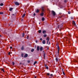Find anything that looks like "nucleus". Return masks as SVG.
Returning <instances> with one entry per match:
<instances>
[{
    "mask_svg": "<svg viewBox=\"0 0 78 78\" xmlns=\"http://www.w3.org/2000/svg\"><path fill=\"white\" fill-rule=\"evenodd\" d=\"M25 13H24L22 16V18H23L25 16Z\"/></svg>",
    "mask_w": 78,
    "mask_h": 78,
    "instance_id": "nucleus-16",
    "label": "nucleus"
},
{
    "mask_svg": "<svg viewBox=\"0 0 78 78\" xmlns=\"http://www.w3.org/2000/svg\"><path fill=\"white\" fill-rule=\"evenodd\" d=\"M55 61H56L57 62H58V58H55Z\"/></svg>",
    "mask_w": 78,
    "mask_h": 78,
    "instance_id": "nucleus-21",
    "label": "nucleus"
},
{
    "mask_svg": "<svg viewBox=\"0 0 78 78\" xmlns=\"http://www.w3.org/2000/svg\"><path fill=\"white\" fill-rule=\"evenodd\" d=\"M34 78H36V76H35L34 77Z\"/></svg>",
    "mask_w": 78,
    "mask_h": 78,
    "instance_id": "nucleus-53",
    "label": "nucleus"
},
{
    "mask_svg": "<svg viewBox=\"0 0 78 78\" xmlns=\"http://www.w3.org/2000/svg\"><path fill=\"white\" fill-rule=\"evenodd\" d=\"M12 16H14V14H13Z\"/></svg>",
    "mask_w": 78,
    "mask_h": 78,
    "instance_id": "nucleus-54",
    "label": "nucleus"
},
{
    "mask_svg": "<svg viewBox=\"0 0 78 78\" xmlns=\"http://www.w3.org/2000/svg\"><path fill=\"white\" fill-rule=\"evenodd\" d=\"M73 23L74 25H76V23H75V22L74 21H73Z\"/></svg>",
    "mask_w": 78,
    "mask_h": 78,
    "instance_id": "nucleus-14",
    "label": "nucleus"
},
{
    "mask_svg": "<svg viewBox=\"0 0 78 78\" xmlns=\"http://www.w3.org/2000/svg\"><path fill=\"white\" fill-rule=\"evenodd\" d=\"M46 75L47 76H53V75L52 74H50V73H46Z\"/></svg>",
    "mask_w": 78,
    "mask_h": 78,
    "instance_id": "nucleus-1",
    "label": "nucleus"
},
{
    "mask_svg": "<svg viewBox=\"0 0 78 78\" xmlns=\"http://www.w3.org/2000/svg\"><path fill=\"white\" fill-rule=\"evenodd\" d=\"M71 19L72 20H73V17H71Z\"/></svg>",
    "mask_w": 78,
    "mask_h": 78,
    "instance_id": "nucleus-33",
    "label": "nucleus"
},
{
    "mask_svg": "<svg viewBox=\"0 0 78 78\" xmlns=\"http://www.w3.org/2000/svg\"><path fill=\"white\" fill-rule=\"evenodd\" d=\"M74 62H78V60H74Z\"/></svg>",
    "mask_w": 78,
    "mask_h": 78,
    "instance_id": "nucleus-24",
    "label": "nucleus"
},
{
    "mask_svg": "<svg viewBox=\"0 0 78 78\" xmlns=\"http://www.w3.org/2000/svg\"><path fill=\"white\" fill-rule=\"evenodd\" d=\"M67 0H65L64 1V2H65V3H66V2H67Z\"/></svg>",
    "mask_w": 78,
    "mask_h": 78,
    "instance_id": "nucleus-38",
    "label": "nucleus"
},
{
    "mask_svg": "<svg viewBox=\"0 0 78 78\" xmlns=\"http://www.w3.org/2000/svg\"><path fill=\"white\" fill-rule=\"evenodd\" d=\"M24 57V58H27V57H28V54H25Z\"/></svg>",
    "mask_w": 78,
    "mask_h": 78,
    "instance_id": "nucleus-7",
    "label": "nucleus"
},
{
    "mask_svg": "<svg viewBox=\"0 0 78 78\" xmlns=\"http://www.w3.org/2000/svg\"><path fill=\"white\" fill-rule=\"evenodd\" d=\"M49 39H48V40H47V42H48V41H49Z\"/></svg>",
    "mask_w": 78,
    "mask_h": 78,
    "instance_id": "nucleus-42",
    "label": "nucleus"
},
{
    "mask_svg": "<svg viewBox=\"0 0 78 78\" xmlns=\"http://www.w3.org/2000/svg\"><path fill=\"white\" fill-rule=\"evenodd\" d=\"M48 43L47 42V44H48Z\"/></svg>",
    "mask_w": 78,
    "mask_h": 78,
    "instance_id": "nucleus-58",
    "label": "nucleus"
},
{
    "mask_svg": "<svg viewBox=\"0 0 78 78\" xmlns=\"http://www.w3.org/2000/svg\"><path fill=\"white\" fill-rule=\"evenodd\" d=\"M59 35H60V36H63V35L62 34V33H60L59 34Z\"/></svg>",
    "mask_w": 78,
    "mask_h": 78,
    "instance_id": "nucleus-20",
    "label": "nucleus"
},
{
    "mask_svg": "<svg viewBox=\"0 0 78 78\" xmlns=\"http://www.w3.org/2000/svg\"><path fill=\"white\" fill-rule=\"evenodd\" d=\"M44 57H45V53H44V55H43Z\"/></svg>",
    "mask_w": 78,
    "mask_h": 78,
    "instance_id": "nucleus-31",
    "label": "nucleus"
},
{
    "mask_svg": "<svg viewBox=\"0 0 78 78\" xmlns=\"http://www.w3.org/2000/svg\"><path fill=\"white\" fill-rule=\"evenodd\" d=\"M44 13L43 12H42L40 14V16H44Z\"/></svg>",
    "mask_w": 78,
    "mask_h": 78,
    "instance_id": "nucleus-13",
    "label": "nucleus"
},
{
    "mask_svg": "<svg viewBox=\"0 0 78 78\" xmlns=\"http://www.w3.org/2000/svg\"><path fill=\"white\" fill-rule=\"evenodd\" d=\"M49 78H51V77H49Z\"/></svg>",
    "mask_w": 78,
    "mask_h": 78,
    "instance_id": "nucleus-61",
    "label": "nucleus"
},
{
    "mask_svg": "<svg viewBox=\"0 0 78 78\" xmlns=\"http://www.w3.org/2000/svg\"><path fill=\"white\" fill-rule=\"evenodd\" d=\"M10 26V25H9V26Z\"/></svg>",
    "mask_w": 78,
    "mask_h": 78,
    "instance_id": "nucleus-62",
    "label": "nucleus"
},
{
    "mask_svg": "<svg viewBox=\"0 0 78 78\" xmlns=\"http://www.w3.org/2000/svg\"><path fill=\"white\" fill-rule=\"evenodd\" d=\"M59 50H58V55L59 56Z\"/></svg>",
    "mask_w": 78,
    "mask_h": 78,
    "instance_id": "nucleus-32",
    "label": "nucleus"
},
{
    "mask_svg": "<svg viewBox=\"0 0 78 78\" xmlns=\"http://www.w3.org/2000/svg\"><path fill=\"white\" fill-rule=\"evenodd\" d=\"M57 48H58V50H60L59 46V45L58 44Z\"/></svg>",
    "mask_w": 78,
    "mask_h": 78,
    "instance_id": "nucleus-17",
    "label": "nucleus"
},
{
    "mask_svg": "<svg viewBox=\"0 0 78 78\" xmlns=\"http://www.w3.org/2000/svg\"><path fill=\"white\" fill-rule=\"evenodd\" d=\"M34 51V49L33 48L31 50V52H33V51Z\"/></svg>",
    "mask_w": 78,
    "mask_h": 78,
    "instance_id": "nucleus-23",
    "label": "nucleus"
},
{
    "mask_svg": "<svg viewBox=\"0 0 78 78\" xmlns=\"http://www.w3.org/2000/svg\"><path fill=\"white\" fill-rule=\"evenodd\" d=\"M69 36L71 37V35H69Z\"/></svg>",
    "mask_w": 78,
    "mask_h": 78,
    "instance_id": "nucleus-56",
    "label": "nucleus"
},
{
    "mask_svg": "<svg viewBox=\"0 0 78 78\" xmlns=\"http://www.w3.org/2000/svg\"><path fill=\"white\" fill-rule=\"evenodd\" d=\"M10 52H9V53H8V55H10Z\"/></svg>",
    "mask_w": 78,
    "mask_h": 78,
    "instance_id": "nucleus-43",
    "label": "nucleus"
},
{
    "mask_svg": "<svg viewBox=\"0 0 78 78\" xmlns=\"http://www.w3.org/2000/svg\"><path fill=\"white\" fill-rule=\"evenodd\" d=\"M10 49H12V46L10 47Z\"/></svg>",
    "mask_w": 78,
    "mask_h": 78,
    "instance_id": "nucleus-39",
    "label": "nucleus"
},
{
    "mask_svg": "<svg viewBox=\"0 0 78 78\" xmlns=\"http://www.w3.org/2000/svg\"><path fill=\"white\" fill-rule=\"evenodd\" d=\"M20 64H22V63H20Z\"/></svg>",
    "mask_w": 78,
    "mask_h": 78,
    "instance_id": "nucleus-55",
    "label": "nucleus"
},
{
    "mask_svg": "<svg viewBox=\"0 0 78 78\" xmlns=\"http://www.w3.org/2000/svg\"><path fill=\"white\" fill-rule=\"evenodd\" d=\"M35 42H36V43H37V41H35Z\"/></svg>",
    "mask_w": 78,
    "mask_h": 78,
    "instance_id": "nucleus-47",
    "label": "nucleus"
},
{
    "mask_svg": "<svg viewBox=\"0 0 78 78\" xmlns=\"http://www.w3.org/2000/svg\"><path fill=\"white\" fill-rule=\"evenodd\" d=\"M49 39V38L48 37H47L46 38L47 41H48V40Z\"/></svg>",
    "mask_w": 78,
    "mask_h": 78,
    "instance_id": "nucleus-36",
    "label": "nucleus"
},
{
    "mask_svg": "<svg viewBox=\"0 0 78 78\" xmlns=\"http://www.w3.org/2000/svg\"><path fill=\"white\" fill-rule=\"evenodd\" d=\"M39 24H41V23H39Z\"/></svg>",
    "mask_w": 78,
    "mask_h": 78,
    "instance_id": "nucleus-57",
    "label": "nucleus"
},
{
    "mask_svg": "<svg viewBox=\"0 0 78 78\" xmlns=\"http://www.w3.org/2000/svg\"><path fill=\"white\" fill-rule=\"evenodd\" d=\"M37 63V61H35V62L34 63V65H35V64H36Z\"/></svg>",
    "mask_w": 78,
    "mask_h": 78,
    "instance_id": "nucleus-28",
    "label": "nucleus"
},
{
    "mask_svg": "<svg viewBox=\"0 0 78 78\" xmlns=\"http://www.w3.org/2000/svg\"><path fill=\"white\" fill-rule=\"evenodd\" d=\"M40 50L41 51H42V50H43V47H40Z\"/></svg>",
    "mask_w": 78,
    "mask_h": 78,
    "instance_id": "nucleus-9",
    "label": "nucleus"
},
{
    "mask_svg": "<svg viewBox=\"0 0 78 78\" xmlns=\"http://www.w3.org/2000/svg\"><path fill=\"white\" fill-rule=\"evenodd\" d=\"M45 57H44V59H45Z\"/></svg>",
    "mask_w": 78,
    "mask_h": 78,
    "instance_id": "nucleus-50",
    "label": "nucleus"
},
{
    "mask_svg": "<svg viewBox=\"0 0 78 78\" xmlns=\"http://www.w3.org/2000/svg\"><path fill=\"white\" fill-rule=\"evenodd\" d=\"M40 49V48H39V46H38L37 47V51H39Z\"/></svg>",
    "mask_w": 78,
    "mask_h": 78,
    "instance_id": "nucleus-10",
    "label": "nucleus"
},
{
    "mask_svg": "<svg viewBox=\"0 0 78 78\" xmlns=\"http://www.w3.org/2000/svg\"><path fill=\"white\" fill-rule=\"evenodd\" d=\"M2 70L3 71V72H5V71H4V69H2Z\"/></svg>",
    "mask_w": 78,
    "mask_h": 78,
    "instance_id": "nucleus-40",
    "label": "nucleus"
},
{
    "mask_svg": "<svg viewBox=\"0 0 78 78\" xmlns=\"http://www.w3.org/2000/svg\"><path fill=\"white\" fill-rule=\"evenodd\" d=\"M38 33H41V30H40L38 31Z\"/></svg>",
    "mask_w": 78,
    "mask_h": 78,
    "instance_id": "nucleus-27",
    "label": "nucleus"
},
{
    "mask_svg": "<svg viewBox=\"0 0 78 78\" xmlns=\"http://www.w3.org/2000/svg\"><path fill=\"white\" fill-rule=\"evenodd\" d=\"M12 9H13V8H9V10L10 11H11Z\"/></svg>",
    "mask_w": 78,
    "mask_h": 78,
    "instance_id": "nucleus-15",
    "label": "nucleus"
},
{
    "mask_svg": "<svg viewBox=\"0 0 78 78\" xmlns=\"http://www.w3.org/2000/svg\"><path fill=\"white\" fill-rule=\"evenodd\" d=\"M42 43L43 44H45V40H43V41H42Z\"/></svg>",
    "mask_w": 78,
    "mask_h": 78,
    "instance_id": "nucleus-11",
    "label": "nucleus"
},
{
    "mask_svg": "<svg viewBox=\"0 0 78 78\" xmlns=\"http://www.w3.org/2000/svg\"><path fill=\"white\" fill-rule=\"evenodd\" d=\"M21 56L22 57H23V54H21Z\"/></svg>",
    "mask_w": 78,
    "mask_h": 78,
    "instance_id": "nucleus-34",
    "label": "nucleus"
},
{
    "mask_svg": "<svg viewBox=\"0 0 78 78\" xmlns=\"http://www.w3.org/2000/svg\"><path fill=\"white\" fill-rule=\"evenodd\" d=\"M41 10L43 12L44 11V6H42L41 7Z\"/></svg>",
    "mask_w": 78,
    "mask_h": 78,
    "instance_id": "nucleus-5",
    "label": "nucleus"
},
{
    "mask_svg": "<svg viewBox=\"0 0 78 78\" xmlns=\"http://www.w3.org/2000/svg\"><path fill=\"white\" fill-rule=\"evenodd\" d=\"M46 33V31L45 30H43V34H45V33Z\"/></svg>",
    "mask_w": 78,
    "mask_h": 78,
    "instance_id": "nucleus-22",
    "label": "nucleus"
},
{
    "mask_svg": "<svg viewBox=\"0 0 78 78\" xmlns=\"http://www.w3.org/2000/svg\"><path fill=\"white\" fill-rule=\"evenodd\" d=\"M44 20H45V18H44V17H42V21H44Z\"/></svg>",
    "mask_w": 78,
    "mask_h": 78,
    "instance_id": "nucleus-18",
    "label": "nucleus"
},
{
    "mask_svg": "<svg viewBox=\"0 0 78 78\" xmlns=\"http://www.w3.org/2000/svg\"><path fill=\"white\" fill-rule=\"evenodd\" d=\"M40 41H42V38H40Z\"/></svg>",
    "mask_w": 78,
    "mask_h": 78,
    "instance_id": "nucleus-45",
    "label": "nucleus"
},
{
    "mask_svg": "<svg viewBox=\"0 0 78 78\" xmlns=\"http://www.w3.org/2000/svg\"><path fill=\"white\" fill-rule=\"evenodd\" d=\"M29 38V36H27V39H28Z\"/></svg>",
    "mask_w": 78,
    "mask_h": 78,
    "instance_id": "nucleus-35",
    "label": "nucleus"
},
{
    "mask_svg": "<svg viewBox=\"0 0 78 78\" xmlns=\"http://www.w3.org/2000/svg\"><path fill=\"white\" fill-rule=\"evenodd\" d=\"M0 37H2V35H0Z\"/></svg>",
    "mask_w": 78,
    "mask_h": 78,
    "instance_id": "nucleus-52",
    "label": "nucleus"
},
{
    "mask_svg": "<svg viewBox=\"0 0 78 78\" xmlns=\"http://www.w3.org/2000/svg\"><path fill=\"white\" fill-rule=\"evenodd\" d=\"M22 36V37H24V36H25V34L23 32V33Z\"/></svg>",
    "mask_w": 78,
    "mask_h": 78,
    "instance_id": "nucleus-19",
    "label": "nucleus"
},
{
    "mask_svg": "<svg viewBox=\"0 0 78 78\" xmlns=\"http://www.w3.org/2000/svg\"><path fill=\"white\" fill-rule=\"evenodd\" d=\"M35 12L37 13H38V12H39V10L37 9V10H36L35 11Z\"/></svg>",
    "mask_w": 78,
    "mask_h": 78,
    "instance_id": "nucleus-8",
    "label": "nucleus"
},
{
    "mask_svg": "<svg viewBox=\"0 0 78 78\" xmlns=\"http://www.w3.org/2000/svg\"><path fill=\"white\" fill-rule=\"evenodd\" d=\"M24 47L23 46H22L21 48V50H24Z\"/></svg>",
    "mask_w": 78,
    "mask_h": 78,
    "instance_id": "nucleus-12",
    "label": "nucleus"
},
{
    "mask_svg": "<svg viewBox=\"0 0 78 78\" xmlns=\"http://www.w3.org/2000/svg\"><path fill=\"white\" fill-rule=\"evenodd\" d=\"M62 27V24L59 25L58 26V28H61Z\"/></svg>",
    "mask_w": 78,
    "mask_h": 78,
    "instance_id": "nucleus-2",
    "label": "nucleus"
},
{
    "mask_svg": "<svg viewBox=\"0 0 78 78\" xmlns=\"http://www.w3.org/2000/svg\"><path fill=\"white\" fill-rule=\"evenodd\" d=\"M49 44H50V42H49Z\"/></svg>",
    "mask_w": 78,
    "mask_h": 78,
    "instance_id": "nucleus-51",
    "label": "nucleus"
},
{
    "mask_svg": "<svg viewBox=\"0 0 78 78\" xmlns=\"http://www.w3.org/2000/svg\"><path fill=\"white\" fill-rule=\"evenodd\" d=\"M15 4L16 5H17L18 6H19V5H20V4L18 3L17 2H16Z\"/></svg>",
    "mask_w": 78,
    "mask_h": 78,
    "instance_id": "nucleus-4",
    "label": "nucleus"
},
{
    "mask_svg": "<svg viewBox=\"0 0 78 78\" xmlns=\"http://www.w3.org/2000/svg\"><path fill=\"white\" fill-rule=\"evenodd\" d=\"M62 73H63V74L64 75H65V73H64V71H63Z\"/></svg>",
    "mask_w": 78,
    "mask_h": 78,
    "instance_id": "nucleus-37",
    "label": "nucleus"
},
{
    "mask_svg": "<svg viewBox=\"0 0 78 78\" xmlns=\"http://www.w3.org/2000/svg\"><path fill=\"white\" fill-rule=\"evenodd\" d=\"M62 72H64V70L63 69H62Z\"/></svg>",
    "mask_w": 78,
    "mask_h": 78,
    "instance_id": "nucleus-46",
    "label": "nucleus"
},
{
    "mask_svg": "<svg viewBox=\"0 0 78 78\" xmlns=\"http://www.w3.org/2000/svg\"><path fill=\"white\" fill-rule=\"evenodd\" d=\"M44 66H45V67H46V69H48V66H47V65L46 64H45Z\"/></svg>",
    "mask_w": 78,
    "mask_h": 78,
    "instance_id": "nucleus-6",
    "label": "nucleus"
},
{
    "mask_svg": "<svg viewBox=\"0 0 78 78\" xmlns=\"http://www.w3.org/2000/svg\"><path fill=\"white\" fill-rule=\"evenodd\" d=\"M52 13L53 16H55L56 15V13L54 11H52Z\"/></svg>",
    "mask_w": 78,
    "mask_h": 78,
    "instance_id": "nucleus-3",
    "label": "nucleus"
},
{
    "mask_svg": "<svg viewBox=\"0 0 78 78\" xmlns=\"http://www.w3.org/2000/svg\"><path fill=\"white\" fill-rule=\"evenodd\" d=\"M23 65L24 64L23 63Z\"/></svg>",
    "mask_w": 78,
    "mask_h": 78,
    "instance_id": "nucleus-60",
    "label": "nucleus"
},
{
    "mask_svg": "<svg viewBox=\"0 0 78 78\" xmlns=\"http://www.w3.org/2000/svg\"><path fill=\"white\" fill-rule=\"evenodd\" d=\"M0 14L3 15V12H0Z\"/></svg>",
    "mask_w": 78,
    "mask_h": 78,
    "instance_id": "nucleus-30",
    "label": "nucleus"
},
{
    "mask_svg": "<svg viewBox=\"0 0 78 78\" xmlns=\"http://www.w3.org/2000/svg\"><path fill=\"white\" fill-rule=\"evenodd\" d=\"M43 52V53H44V51Z\"/></svg>",
    "mask_w": 78,
    "mask_h": 78,
    "instance_id": "nucleus-59",
    "label": "nucleus"
},
{
    "mask_svg": "<svg viewBox=\"0 0 78 78\" xmlns=\"http://www.w3.org/2000/svg\"><path fill=\"white\" fill-rule=\"evenodd\" d=\"M12 64L13 66H14V64H15V63H14V62H12Z\"/></svg>",
    "mask_w": 78,
    "mask_h": 78,
    "instance_id": "nucleus-29",
    "label": "nucleus"
},
{
    "mask_svg": "<svg viewBox=\"0 0 78 78\" xmlns=\"http://www.w3.org/2000/svg\"><path fill=\"white\" fill-rule=\"evenodd\" d=\"M27 62H28V63H30V60H29L27 61Z\"/></svg>",
    "mask_w": 78,
    "mask_h": 78,
    "instance_id": "nucleus-44",
    "label": "nucleus"
},
{
    "mask_svg": "<svg viewBox=\"0 0 78 78\" xmlns=\"http://www.w3.org/2000/svg\"><path fill=\"white\" fill-rule=\"evenodd\" d=\"M68 13L69 14H70V12H68Z\"/></svg>",
    "mask_w": 78,
    "mask_h": 78,
    "instance_id": "nucleus-48",
    "label": "nucleus"
},
{
    "mask_svg": "<svg viewBox=\"0 0 78 78\" xmlns=\"http://www.w3.org/2000/svg\"><path fill=\"white\" fill-rule=\"evenodd\" d=\"M0 6H3V3H1L0 4Z\"/></svg>",
    "mask_w": 78,
    "mask_h": 78,
    "instance_id": "nucleus-25",
    "label": "nucleus"
},
{
    "mask_svg": "<svg viewBox=\"0 0 78 78\" xmlns=\"http://www.w3.org/2000/svg\"><path fill=\"white\" fill-rule=\"evenodd\" d=\"M47 49V50H49V48H48Z\"/></svg>",
    "mask_w": 78,
    "mask_h": 78,
    "instance_id": "nucleus-49",
    "label": "nucleus"
},
{
    "mask_svg": "<svg viewBox=\"0 0 78 78\" xmlns=\"http://www.w3.org/2000/svg\"><path fill=\"white\" fill-rule=\"evenodd\" d=\"M33 15L34 16H36V14L35 13H34L33 14Z\"/></svg>",
    "mask_w": 78,
    "mask_h": 78,
    "instance_id": "nucleus-41",
    "label": "nucleus"
},
{
    "mask_svg": "<svg viewBox=\"0 0 78 78\" xmlns=\"http://www.w3.org/2000/svg\"><path fill=\"white\" fill-rule=\"evenodd\" d=\"M43 36L44 37H46L47 36V34H45Z\"/></svg>",
    "mask_w": 78,
    "mask_h": 78,
    "instance_id": "nucleus-26",
    "label": "nucleus"
}]
</instances>
